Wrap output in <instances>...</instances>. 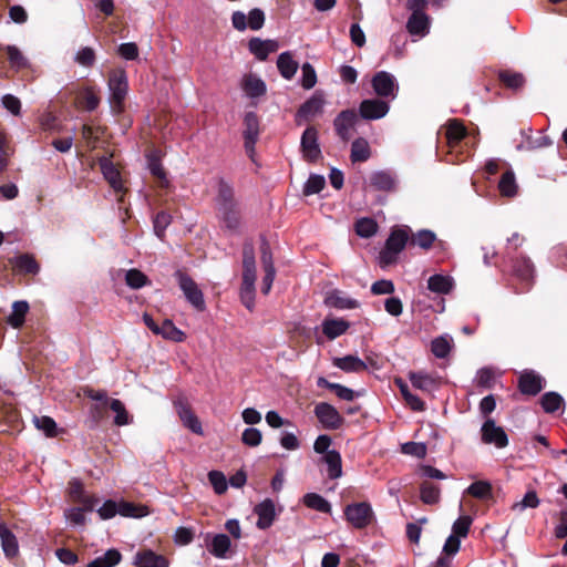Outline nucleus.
<instances>
[{
    "mask_svg": "<svg viewBox=\"0 0 567 567\" xmlns=\"http://www.w3.org/2000/svg\"><path fill=\"white\" fill-rule=\"evenodd\" d=\"M217 216L229 230L239 227V207L235 199L234 188L230 184L220 179L216 197Z\"/></svg>",
    "mask_w": 567,
    "mask_h": 567,
    "instance_id": "obj_1",
    "label": "nucleus"
},
{
    "mask_svg": "<svg viewBox=\"0 0 567 567\" xmlns=\"http://www.w3.org/2000/svg\"><path fill=\"white\" fill-rule=\"evenodd\" d=\"M107 87L112 112L118 114L123 111L128 92V79L124 69H113L109 72Z\"/></svg>",
    "mask_w": 567,
    "mask_h": 567,
    "instance_id": "obj_2",
    "label": "nucleus"
},
{
    "mask_svg": "<svg viewBox=\"0 0 567 567\" xmlns=\"http://www.w3.org/2000/svg\"><path fill=\"white\" fill-rule=\"evenodd\" d=\"M408 243H410L409 227L392 230L386 239L384 249L380 252V262L383 266L394 262Z\"/></svg>",
    "mask_w": 567,
    "mask_h": 567,
    "instance_id": "obj_3",
    "label": "nucleus"
},
{
    "mask_svg": "<svg viewBox=\"0 0 567 567\" xmlns=\"http://www.w3.org/2000/svg\"><path fill=\"white\" fill-rule=\"evenodd\" d=\"M97 514L101 519L113 518L116 514L125 517H143L148 514L145 506H136L128 502L116 503L114 501H106L97 508Z\"/></svg>",
    "mask_w": 567,
    "mask_h": 567,
    "instance_id": "obj_4",
    "label": "nucleus"
},
{
    "mask_svg": "<svg viewBox=\"0 0 567 567\" xmlns=\"http://www.w3.org/2000/svg\"><path fill=\"white\" fill-rule=\"evenodd\" d=\"M371 85L377 96L388 102L395 100L398 96L399 83L390 72H377L371 80Z\"/></svg>",
    "mask_w": 567,
    "mask_h": 567,
    "instance_id": "obj_5",
    "label": "nucleus"
},
{
    "mask_svg": "<svg viewBox=\"0 0 567 567\" xmlns=\"http://www.w3.org/2000/svg\"><path fill=\"white\" fill-rule=\"evenodd\" d=\"M175 277L187 301L198 311L206 308L205 299L197 284L185 272L177 270Z\"/></svg>",
    "mask_w": 567,
    "mask_h": 567,
    "instance_id": "obj_6",
    "label": "nucleus"
},
{
    "mask_svg": "<svg viewBox=\"0 0 567 567\" xmlns=\"http://www.w3.org/2000/svg\"><path fill=\"white\" fill-rule=\"evenodd\" d=\"M233 27L238 31H245L247 28L259 30L265 23V13L262 10L255 8L246 16L241 11H235L231 16Z\"/></svg>",
    "mask_w": 567,
    "mask_h": 567,
    "instance_id": "obj_7",
    "label": "nucleus"
},
{
    "mask_svg": "<svg viewBox=\"0 0 567 567\" xmlns=\"http://www.w3.org/2000/svg\"><path fill=\"white\" fill-rule=\"evenodd\" d=\"M344 515L354 528H364L371 523L373 512L370 504L362 502L348 505Z\"/></svg>",
    "mask_w": 567,
    "mask_h": 567,
    "instance_id": "obj_8",
    "label": "nucleus"
},
{
    "mask_svg": "<svg viewBox=\"0 0 567 567\" xmlns=\"http://www.w3.org/2000/svg\"><path fill=\"white\" fill-rule=\"evenodd\" d=\"M174 406L183 425L193 433L203 435V426L196 414L192 411L189 404L184 398L174 401Z\"/></svg>",
    "mask_w": 567,
    "mask_h": 567,
    "instance_id": "obj_9",
    "label": "nucleus"
},
{
    "mask_svg": "<svg viewBox=\"0 0 567 567\" xmlns=\"http://www.w3.org/2000/svg\"><path fill=\"white\" fill-rule=\"evenodd\" d=\"M390 111L389 102L383 99H367L360 103L359 112L364 120H380Z\"/></svg>",
    "mask_w": 567,
    "mask_h": 567,
    "instance_id": "obj_10",
    "label": "nucleus"
},
{
    "mask_svg": "<svg viewBox=\"0 0 567 567\" xmlns=\"http://www.w3.org/2000/svg\"><path fill=\"white\" fill-rule=\"evenodd\" d=\"M482 441L485 444H494L497 449H503L508 444V437L503 427L497 426L495 421L487 419L481 429Z\"/></svg>",
    "mask_w": 567,
    "mask_h": 567,
    "instance_id": "obj_11",
    "label": "nucleus"
},
{
    "mask_svg": "<svg viewBox=\"0 0 567 567\" xmlns=\"http://www.w3.org/2000/svg\"><path fill=\"white\" fill-rule=\"evenodd\" d=\"M315 414L323 427L329 430H337L343 423V417L338 410L326 402H321L316 405Z\"/></svg>",
    "mask_w": 567,
    "mask_h": 567,
    "instance_id": "obj_12",
    "label": "nucleus"
},
{
    "mask_svg": "<svg viewBox=\"0 0 567 567\" xmlns=\"http://www.w3.org/2000/svg\"><path fill=\"white\" fill-rule=\"evenodd\" d=\"M358 122V115L354 110H344L340 112L333 121L337 135L348 142L352 135V131Z\"/></svg>",
    "mask_w": 567,
    "mask_h": 567,
    "instance_id": "obj_13",
    "label": "nucleus"
},
{
    "mask_svg": "<svg viewBox=\"0 0 567 567\" xmlns=\"http://www.w3.org/2000/svg\"><path fill=\"white\" fill-rule=\"evenodd\" d=\"M301 151L303 157L309 162H316L321 156V150L318 143V131L313 127H307L301 136Z\"/></svg>",
    "mask_w": 567,
    "mask_h": 567,
    "instance_id": "obj_14",
    "label": "nucleus"
},
{
    "mask_svg": "<svg viewBox=\"0 0 567 567\" xmlns=\"http://www.w3.org/2000/svg\"><path fill=\"white\" fill-rule=\"evenodd\" d=\"M324 94L322 91H316L297 111L298 121L309 120L323 111Z\"/></svg>",
    "mask_w": 567,
    "mask_h": 567,
    "instance_id": "obj_15",
    "label": "nucleus"
},
{
    "mask_svg": "<svg viewBox=\"0 0 567 567\" xmlns=\"http://www.w3.org/2000/svg\"><path fill=\"white\" fill-rule=\"evenodd\" d=\"M244 124L245 150L247 154L251 156L259 135V121L257 114L254 112H247L244 117Z\"/></svg>",
    "mask_w": 567,
    "mask_h": 567,
    "instance_id": "obj_16",
    "label": "nucleus"
},
{
    "mask_svg": "<svg viewBox=\"0 0 567 567\" xmlns=\"http://www.w3.org/2000/svg\"><path fill=\"white\" fill-rule=\"evenodd\" d=\"M370 185L382 192H394L398 187L396 175L391 171H375L369 177Z\"/></svg>",
    "mask_w": 567,
    "mask_h": 567,
    "instance_id": "obj_17",
    "label": "nucleus"
},
{
    "mask_svg": "<svg viewBox=\"0 0 567 567\" xmlns=\"http://www.w3.org/2000/svg\"><path fill=\"white\" fill-rule=\"evenodd\" d=\"M255 251L251 244H245L243 248V285L256 284Z\"/></svg>",
    "mask_w": 567,
    "mask_h": 567,
    "instance_id": "obj_18",
    "label": "nucleus"
},
{
    "mask_svg": "<svg viewBox=\"0 0 567 567\" xmlns=\"http://www.w3.org/2000/svg\"><path fill=\"white\" fill-rule=\"evenodd\" d=\"M254 513L258 516L257 527L259 529H267L272 525L276 517L275 503L267 498L255 506Z\"/></svg>",
    "mask_w": 567,
    "mask_h": 567,
    "instance_id": "obj_19",
    "label": "nucleus"
},
{
    "mask_svg": "<svg viewBox=\"0 0 567 567\" xmlns=\"http://www.w3.org/2000/svg\"><path fill=\"white\" fill-rule=\"evenodd\" d=\"M99 164L104 178L109 182L111 187L116 193H124L125 188L122 182L121 174L113 164V162L106 157H102Z\"/></svg>",
    "mask_w": 567,
    "mask_h": 567,
    "instance_id": "obj_20",
    "label": "nucleus"
},
{
    "mask_svg": "<svg viewBox=\"0 0 567 567\" xmlns=\"http://www.w3.org/2000/svg\"><path fill=\"white\" fill-rule=\"evenodd\" d=\"M206 546L208 551L217 557L225 558L230 549L231 542L226 534L206 535Z\"/></svg>",
    "mask_w": 567,
    "mask_h": 567,
    "instance_id": "obj_21",
    "label": "nucleus"
},
{
    "mask_svg": "<svg viewBox=\"0 0 567 567\" xmlns=\"http://www.w3.org/2000/svg\"><path fill=\"white\" fill-rule=\"evenodd\" d=\"M324 303L339 310L355 309L360 306L357 299L349 297L340 290L330 291L324 299Z\"/></svg>",
    "mask_w": 567,
    "mask_h": 567,
    "instance_id": "obj_22",
    "label": "nucleus"
},
{
    "mask_svg": "<svg viewBox=\"0 0 567 567\" xmlns=\"http://www.w3.org/2000/svg\"><path fill=\"white\" fill-rule=\"evenodd\" d=\"M332 364L346 373H360L368 369V365L363 360L352 354L333 358Z\"/></svg>",
    "mask_w": 567,
    "mask_h": 567,
    "instance_id": "obj_23",
    "label": "nucleus"
},
{
    "mask_svg": "<svg viewBox=\"0 0 567 567\" xmlns=\"http://www.w3.org/2000/svg\"><path fill=\"white\" fill-rule=\"evenodd\" d=\"M249 51L260 61H265L268 55L276 52L279 48L275 40H261L252 38L248 43Z\"/></svg>",
    "mask_w": 567,
    "mask_h": 567,
    "instance_id": "obj_24",
    "label": "nucleus"
},
{
    "mask_svg": "<svg viewBox=\"0 0 567 567\" xmlns=\"http://www.w3.org/2000/svg\"><path fill=\"white\" fill-rule=\"evenodd\" d=\"M134 565L137 567H168V560L151 549L137 551L134 556Z\"/></svg>",
    "mask_w": 567,
    "mask_h": 567,
    "instance_id": "obj_25",
    "label": "nucleus"
},
{
    "mask_svg": "<svg viewBox=\"0 0 567 567\" xmlns=\"http://www.w3.org/2000/svg\"><path fill=\"white\" fill-rule=\"evenodd\" d=\"M241 89L246 95L251 99L262 96L267 90L264 80L254 73L244 75L241 80Z\"/></svg>",
    "mask_w": 567,
    "mask_h": 567,
    "instance_id": "obj_26",
    "label": "nucleus"
},
{
    "mask_svg": "<svg viewBox=\"0 0 567 567\" xmlns=\"http://www.w3.org/2000/svg\"><path fill=\"white\" fill-rule=\"evenodd\" d=\"M0 539L6 557L14 558L19 555L17 536L2 523H0Z\"/></svg>",
    "mask_w": 567,
    "mask_h": 567,
    "instance_id": "obj_27",
    "label": "nucleus"
},
{
    "mask_svg": "<svg viewBox=\"0 0 567 567\" xmlns=\"http://www.w3.org/2000/svg\"><path fill=\"white\" fill-rule=\"evenodd\" d=\"M406 30L411 35L425 37L430 31V18L426 13L411 14L406 22Z\"/></svg>",
    "mask_w": 567,
    "mask_h": 567,
    "instance_id": "obj_28",
    "label": "nucleus"
},
{
    "mask_svg": "<svg viewBox=\"0 0 567 567\" xmlns=\"http://www.w3.org/2000/svg\"><path fill=\"white\" fill-rule=\"evenodd\" d=\"M515 276L525 284V290H528L534 279V265L530 259L523 257L517 259L513 266Z\"/></svg>",
    "mask_w": 567,
    "mask_h": 567,
    "instance_id": "obj_29",
    "label": "nucleus"
},
{
    "mask_svg": "<svg viewBox=\"0 0 567 567\" xmlns=\"http://www.w3.org/2000/svg\"><path fill=\"white\" fill-rule=\"evenodd\" d=\"M277 68L280 75L289 81L297 73L299 64L290 51H285L278 55Z\"/></svg>",
    "mask_w": 567,
    "mask_h": 567,
    "instance_id": "obj_30",
    "label": "nucleus"
},
{
    "mask_svg": "<svg viewBox=\"0 0 567 567\" xmlns=\"http://www.w3.org/2000/svg\"><path fill=\"white\" fill-rule=\"evenodd\" d=\"M10 261L13 268L21 274L37 275L40 271L39 264L30 254L19 255L12 258Z\"/></svg>",
    "mask_w": 567,
    "mask_h": 567,
    "instance_id": "obj_31",
    "label": "nucleus"
},
{
    "mask_svg": "<svg viewBox=\"0 0 567 567\" xmlns=\"http://www.w3.org/2000/svg\"><path fill=\"white\" fill-rule=\"evenodd\" d=\"M543 389V379L534 372H525L519 377V390L524 394L536 395Z\"/></svg>",
    "mask_w": 567,
    "mask_h": 567,
    "instance_id": "obj_32",
    "label": "nucleus"
},
{
    "mask_svg": "<svg viewBox=\"0 0 567 567\" xmlns=\"http://www.w3.org/2000/svg\"><path fill=\"white\" fill-rule=\"evenodd\" d=\"M409 379L415 389L424 392H434L439 388V382L435 378L423 372H411Z\"/></svg>",
    "mask_w": 567,
    "mask_h": 567,
    "instance_id": "obj_33",
    "label": "nucleus"
},
{
    "mask_svg": "<svg viewBox=\"0 0 567 567\" xmlns=\"http://www.w3.org/2000/svg\"><path fill=\"white\" fill-rule=\"evenodd\" d=\"M349 327V322L343 319H326L322 322V332L328 339L333 340L346 333Z\"/></svg>",
    "mask_w": 567,
    "mask_h": 567,
    "instance_id": "obj_34",
    "label": "nucleus"
},
{
    "mask_svg": "<svg viewBox=\"0 0 567 567\" xmlns=\"http://www.w3.org/2000/svg\"><path fill=\"white\" fill-rule=\"evenodd\" d=\"M466 135V128L457 120L447 123L445 137L451 148H454Z\"/></svg>",
    "mask_w": 567,
    "mask_h": 567,
    "instance_id": "obj_35",
    "label": "nucleus"
},
{
    "mask_svg": "<svg viewBox=\"0 0 567 567\" xmlns=\"http://www.w3.org/2000/svg\"><path fill=\"white\" fill-rule=\"evenodd\" d=\"M427 288L432 292L439 295H446L453 288V279L450 276L444 275H433L427 280Z\"/></svg>",
    "mask_w": 567,
    "mask_h": 567,
    "instance_id": "obj_36",
    "label": "nucleus"
},
{
    "mask_svg": "<svg viewBox=\"0 0 567 567\" xmlns=\"http://www.w3.org/2000/svg\"><path fill=\"white\" fill-rule=\"evenodd\" d=\"M323 461L328 466V476L331 480H336L341 477L342 475V461L341 455L336 450L328 451L324 456Z\"/></svg>",
    "mask_w": 567,
    "mask_h": 567,
    "instance_id": "obj_37",
    "label": "nucleus"
},
{
    "mask_svg": "<svg viewBox=\"0 0 567 567\" xmlns=\"http://www.w3.org/2000/svg\"><path fill=\"white\" fill-rule=\"evenodd\" d=\"M371 156V150L368 141L359 137L352 142L350 158L353 163L365 162Z\"/></svg>",
    "mask_w": 567,
    "mask_h": 567,
    "instance_id": "obj_38",
    "label": "nucleus"
},
{
    "mask_svg": "<svg viewBox=\"0 0 567 567\" xmlns=\"http://www.w3.org/2000/svg\"><path fill=\"white\" fill-rule=\"evenodd\" d=\"M158 336H162L164 339L182 342L184 341L186 334L178 329L172 320L165 319L161 324L157 332Z\"/></svg>",
    "mask_w": 567,
    "mask_h": 567,
    "instance_id": "obj_39",
    "label": "nucleus"
},
{
    "mask_svg": "<svg viewBox=\"0 0 567 567\" xmlns=\"http://www.w3.org/2000/svg\"><path fill=\"white\" fill-rule=\"evenodd\" d=\"M28 311L29 303L27 301H14L12 305V311L8 317V323L13 328H20L24 322V318Z\"/></svg>",
    "mask_w": 567,
    "mask_h": 567,
    "instance_id": "obj_40",
    "label": "nucleus"
},
{
    "mask_svg": "<svg viewBox=\"0 0 567 567\" xmlns=\"http://www.w3.org/2000/svg\"><path fill=\"white\" fill-rule=\"evenodd\" d=\"M121 559V553L117 549L112 548L106 550L104 555L99 556L89 563L86 567H114L120 564Z\"/></svg>",
    "mask_w": 567,
    "mask_h": 567,
    "instance_id": "obj_41",
    "label": "nucleus"
},
{
    "mask_svg": "<svg viewBox=\"0 0 567 567\" xmlns=\"http://www.w3.org/2000/svg\"><path fill=\"white\" fill-rule=\"evenodd\" d=\"M436 241V235L432 230L421 229L410 237V245L417 246L424 250L430 249Z\"/></svg>",
    "mask_w": 567,
    "mask_h": 567,
    "instance_id": "obj_42",
    "label": "nucleus"
},
{
    "mask_svg": "<svg viewBox=\"0 0 567 567\" xmlns=\"http://www.w3.org/2000/svg\"><path fill=\"white\" fill-rule=\"evenodd\" d=\"M421 501L427 505H434L440 502L441 498V489L437 485L423 482L420 486Z\"/></svg>",
    "mask_w": 567,
    "mask_h": 567,
    "instance_id": "obj_43",
    "label": "nucleus"
},
{
    "mask_svg": "<svg viewBox=\"0 0 567 567\" xmlns=\"http://www.w3.org/2000/svg\"><path fill=\"white\" fill-rule=\"evenodd\" d=\"M464 493L478 499H488L493 496V488L487 481H477L472 483Z\"/></svg>",
    "mask_w": 567,
    "mask_h": 567,
    "instance_id": "obj_44",
    "label": "nucleus"
},
{
    "mask_svg": "<svg viewBox=\"0 0 567 567\" xmlns=\"http://www.w3.org/2000/svg\"><path fill=\"white\" fill-rule=\"evenodd\" d=\"M303 504L317 512L329 514L331 512L330 503L317 493H308L303 496Z\"/></svg>",
    "mask_w": 567,
    "mask_h": 567,
    "instance_id": "obj_45",
    "label": "nucleus"
},
{
    "mask_svg": "<svg viewBox=\"0 0 567 567\" xmlns=\"http://www.w3.org/2000/svg\"><path fill=\"white\" fill-rule=\"evenodd\" d=\"M452 342L453 339L447 334L437 337L431 343V351L436 358L444 359L451 351Z\"/></svg>",
    "mask_w": 567,
    "mask_h": 567,
    "instance_id": "obj_46",
    "label": "nucleus"
},
{
    "mask_svg": "<svg viewBox=\"0 0 567 567\" xmlns=\"http://www.w3.org/2000/svg\"><path fill=\"white\" fill-rule=\"evenodd\" d=\"M109 405L110 409L115 413V425L123 426L132 423V417L130 416L122 401L118 399H112L110 400Z\"/></svg>",
    "mask_w": 567,
    "mask_h": 567,
    "instance_id": "obj_47",
    "label": "nucleus"
},
{
    "mask_svg": "<svg viewBox=\"0 0 567 567\" xmlns=\"http://www.w3.org/2000/svg\"><path fill=\"white\" fill-rule=\"evenodd\" d=\"M101 99L94 87H85L80 93V103L87 112H93L100 105Z\"/></svg>",
    "mask_w": 567,
    "mask_h": 567,
    "instance_id": "obj_48",
    "label": "nucleus"
},
{
    "mask_svg": "<svg viewBox=\"0 0 567 567\" xmlns=\"http://www.w3.org/2000/svg\"><path fill=\"white\" fill-rule=\"evenodd\" d=\"M542 408L546 413H554L564 404V399L557 392H547L540 399Z\"/></svg>",
    "mask_w": 567,
    "mask_h": 567,
    "instance_id": "obj_49",
    "label": "nucleus"
},
{
    "mask_svg": "<svg viewBox=\"0 0 567 567\" xmlns=\"http://www.w3.org/2000/svg\"><path fill=\"white\" fill-rule=\"evenodd\" d=\"M498 189L503 196H514L516 194L517 185L515 175L512 171L505 172L498 183Z\"/></svg>",
    "mask_w": 567,
    "mask_h": 567,
    "instance_id": "obj_50",
    "label": "nucleus"
},
{
    "mask_svg": "<svg viewBox=\"0 0 567 567\" xmlns=\"http://www.w3.org/2000/svg\"><path fill=\"white\" fill-rule=\"evenodd\" d=\"M378 230V224L372 218H360L355 223V233L362 238L372 237Z\"/></svg>",
    "mask_w": 567,
    "mask_h": 567,
    "instance_id": "obj_51",
    "label": "nucleus"
},
{
    "mask_svg": "<svg viewBox=\"0 0 567 567\" xmlns=\"http://www.w3.org/2000/svg\"><path fill=\"white\" fill-rule=\"evenodd\" d=\"M125 282L132 289H140L150 284L148 278L138 269H130L125 274Z\"/></svg>",
    "mask_w": 567,
    "mask_h": 567,
    "instance_id": "obj_52",
    "label": "nucleus"
},
{
    "mask_svg": "<svg viewBox=\"0 0 567 567\" xmlns=\"http://www.w3.org/2000/svg\"><path fill=\"white\" fill-rule=\"evenodd\" d=\"M317 73L315 68L306 62L301 65L300 84L305 90H311L317 84Z\"/></svg>",
    "mask_w": 567,
    "mask_h": 567,
    "instance_id": "obj_53",
    "label": "nucleus"
},
{
    "mask_svg": "<svg viewBox=\"0 0 567 567\" xmlns=\"http://www.w3.org/2000/svg\"><path fill=\"white\" fill-rule=\"evenodd\" d=\"M326 185V179L322 175L311 174L303 186V194L306 196L320 193Z\"/></svg>",
    "mask_w": 567,
    "mask_h": 567,
    "instance_id": "obj_54",
    "label": "nucleus"
},
{
    "mask_svg": "<svg viewBox=\"0 0 567 567\" xmlns=\"http://www.w3.org/2000/svg\"><path fill=\"white\" fill-rule=\"evenodd\" d=\"M33 423L35 427L42 431L47 436L53 437L56 435V423L50 416H34Z\"/></svg>",
    "mask_w": 567,
    "mask_h": 567,
    "instance_id": "obj_55",
    "label": "nucleus"
},
{
    "mask_svg": "<svg viewBox=\"0 0 567 567\" xmlns=\"http://www.w3.org/2000/svg\"><path fill=\"white\" fill-rule=\"evenodd\" d=\"M496 371L493 368L485 367L477 371L476 383L478 386L491 389L494 385Z\"/></svg>",
    "mask_w": 567,
    "mask_h": 567,
    "instance_id": "obj_56",
    "label": "nucleus"
},
{
    "mask_svg": "<svg viewBox=\"0 0 567 567\" xmlns=\"http://www.w3.org/2000/svg\"><path fill=\"white\" fill-rule=\"evenodd\" d=\"M473 523V519L468 515L460 516L452 526V535H455L460 538H464L467 536L470 532V527Z\"/></svg>",
    "mask_w": 567,
    "mask_h": 567,
    "instance_id": "obj_57",
    "label": "nucleus"
},
{
    "mask_svg": "<svg viewBox=\"0 0 567 567\" xmlns=\"http://www.w3.org/2000/svg\"><path fill=\"white\" fill-rule=\"evenodd\" d=\"M401 452L406 455L423 458L426 455L427 447L426 444L422 442H406L401 445Z\"/></svg>",
    "mask_w": 567,
    "mask_h": 567,
    "instance_id": "obj_58",
    "label": "nucleus"
},
{
    "mask_svg": "<svg viewBox=\"0 0 567 567\" xmlns=\"http://www.w3.org/2000/svg\"><path fill=\"white\" fill-rule=\"evenodd\" d=\"M208 480L216 494L221 495L227 491L228 484L224 473L219 471H210L208 473Z\"/></svg>",
    "mask_w": 567,
    "mask_h": 567,
    "instance_id": "obj_59",
    "label": "nucleus"
},
{
    "mask_svg": "<svg viewBox=\"0 0 567 567\" xmlns=\"http://www.w3.org/2000/svg\"><path fill=\"white\" fill-rule=\"evenodd\" d=\"M7 54L9 62L14 69H22L28 65V60L23 56L21 51L14 45L7 47Z\"/></svg>",
    "mask_w": 567,
    "mask_h": 567,
    "instance_id": "obj_60",
    "label": "nucleus"
},
{
    "mask_svg": "<svg viewBox=\"0 0 567 567\" xmlns=\"http://www.w3.org/2000/svg\"><path fill=\"white\" fill-rule=\"evenodd\" d=\"M74 60L82 66L91 68L95 63V52L92 48L84 47L76 52Z\"/></svg>",
    "mask_w": 567,
    "mask_h": 567,
    "instance_id": "obj_61",
    "label": "nucleus"
},
{
    "mask_svg": "<svg viewBox=\"0 0 567 567\" xmlns=\"http://www.w3.org/2000/svg\"><path fill=\"white\" fill-rule=\"evenodd\" d=\"M171 216L165 212L156 214L153 220L154 233L158 238H163L166 228L171 224Z\"/></svg>",
    "mask_w": 567,
    "mask_h": 567,
    "instance_id": "obj_62",
    "label": "nucleus"
},
{
    "mask_svg": "<svg viewBox=\"0 0 567 567\" xmlns=\"http://www.w3.org/2000/svg\"><path fill=\"white\" fill-rule=\"evenodd\" d=\"M256 287L255 285H243L240 287V300L243 305L248 309L252 310L255 307Z\"/></svg>",
    "mask_w": 567,
    "mask_h": 567,
    "instance_id": "obj_63",
    "label": "nucleus"
},
{
    "mask_svg": "<svg viewBox=\"0 0 567 567\" xmlns=\"http://www.w3.org/2000/svg\"><path fill=\"white\" fill-rule=\"evenodd\" d=\"M66 520L72 526H83L86 522L85 512L81 507H71L64 512Z\"/></svg>",
    "mask_w": 567,
    "mask_h": 567,
    "instance_id": "obj_64",
    "label": "nucleus"
}]
</instances>
